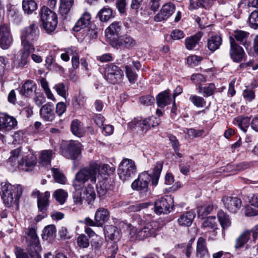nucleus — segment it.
Masks as SVG:
<instances>
[{"mask_svg":"<svg viewBox=\"0 0 258 258\" xmlns=\"http://www.w3.org/2000/svg\"><path fill=\"white\" fill-rule=\"evenodd\" d=\"M36 192L37 194V207L38 212L48 213V208L49 205V192L45 191L44 193H40L39 191L37 190Z\"/></svg>","mask_w":258,"mask_h":258,"instance_id":"aec40b11","label":"nucleus"},{"mask_svg":"<svg viewBox=\"0 0 258 258\" xmlns=\"http://www.w3.org/2000/svg\"><path fill=\"white\" fill-rule=\"evenodd\" d=\"M150 181L152 182L150 174L148 171H144L139 174L138 178L133 182L131 186L134 190L139 191L141 194L149 196L151 194L149 187Z\"/></svg>","mask_w":258,"mask_h":258,"instance_id":"7ed1b4c3","label":"nucleus"},{"mask_svg":"<svg viewBox=\"0 0 258 258\" xmlns=\"http://www.w3.org/2000/svg\"><path fill=\"white\" fill-rule=\"evenodd\" d=\"M53 176L55 181L60 184H64L66 181V178L62 173L58 169L53 168Z\"/></svg>","mask_w":258,"mask_h":258,"instance_id":"4d7b16f0","label":"nucleus"},{"mask_svg":"<svg viewBox=\"0 0 258 258\" xmlns=\"http://www.w3.org/2000/svg\"><path fill=\"white\" fill-rule=\"evenodd\" d=\"M53 89L60 96L66 99L68 95V86L63 83H58L55 84Z\"/></svg>","mask_w":258,"mask_h":258,"instance_id":"09e8293b","label":"nucleus"},{"mask_svg":"<svg viewBox=\"0 0 258 258\" xmlns=\"http://www.w3.org/2000/svg\"><path fill=\"white\" fill-rule=\"evenodd\" d=\"M190 79L191 81L197 84L202 85L201 84L206 82V77L201 74H195L191 75Z\"/></svg>","mask_w":258,"mask_h":258,"instance_id":"e2e57ef3","label":"nucleus"},{"mask_svg":"<svg viewBox=\"0 0 258 258\" xmlns=\"http://www.w3.org/2000/svg\"><path fill=\"white\" fill-rule=\"evenodd\" d=\"M124 76L123 71L114 63L106 65L104 79L109 83L115 84L120 82Z\"/></svg>","mask_w":258,"mask_h":258,"instance_id":"6e6552de","label":"nucleus"},{"mask_svg":"<svg viewBox=\"0 0 258 258\" xmlns=\"http://www.w3.org/2000/svg\"><path fill=\"white\" fill-rule=\"evenodd\" d=\"M38 32V28L34 23L22 30L20 35L22 46H34L33 41L37 36Z\"/></svg>","mask_w":258,"mask_h":258,"instance_id":"9d476101","label":"nucleus"},{"mask_svg":"<svg viewBox=\"0 0 258 258\" xmlns=\"http://www.w3.org/2000/svg\"><path fill=\"white\" fill-rule=\"evenodd\" d=\"M203 60V57L192 55L189 56L187 58V64L191 67L199 65Z\"/></svg>","mask_w":258,"mask_h":258,"instance_id":"680f3d73","label":"nucleus"},{"mask_svg":"<svg viewBox=\"0 0 258 258\" xmlns=\"http://www.w3.org/2000/svg\"><path fill=\"white\" fill-rule=\"evenodd\" d=\"M52 155L51 150L44 151L40 155V159L41 162L43 164H47L50 163Z\"/></svg>","mask_w":258,"mask_h":258,"instance_id":"052dcab7","label":"nucleus"},{"mask_svg":"<svg viewBox=\"0 0 258 258\" xmlns=\"http://www.w3.org/2000/svg\"><path fill=\"white\" fill-rule=\"evenodd\" d=\"M53 196L56 201L60 204H63L68 197V193L64 190L59 189L56 190L53 194Z\"/></svg>","mask_w":258,"mask_h":258,"instance_id":"603ef678","label":"nucleus"},{"mask_svg":"<svg viewBox=\"0 0 258 258\" xmlns=\"http://www.w3.org/2000/svg\"><path fill=\"white\" fill-rule=\"evenodd\" d=\"M195 214L192 211H187L183 213L178 219V224L182 226H190L195 217Z\"/></svg>","mask_w":258,"mask_h":258,"instance_id":"72a5a7b5","label":"nucleus"},{"mask_svg":"<svg viewBox=\"0 0 258 258\" xmlns=\"http://www.w3.org/2000/svg\"><path fill=\"white\" fill-rule=\"evenodd\" d=\"M175 5L172 2L164 4L158 13L154 16L155 22H161L168 19L175 12Z\"/></svg>","mask_w":258,"mask_h":258,"instance_id":"f3484780","label":"nucleus"},{"mask_svg":"<svg viewBox=\"0 0 258 258\" xmlns=\"http://www.w3.org/2000/svg\"><path fill=\"white\" fill-rule=\"evenodd\" d=\"M215 216H209L207 217L203 223V226L205 228H209L213 230L217 229V224L215 222Z\"/></svg>","mask_w":258,"mask_h":258,"instance_id":"6e6d98bb","label":"nucleus"},{"mask_svg":"<svg viewBox=\"0 0 258 258\" xmlns=\"http://www.w3.org/2000/svg\"><path fill=\"white\" fill-rule=\"evenodd\" d=\"M98 170L97 173L100 175L109 176L112 174L115 170L114 167L110 166L107 164H103L101 166L98 165Z\"/></svg>","mask_w":258,"mask_h":258,"instance_id":"3c124183","label":"nucleus"},{"mask_svg":"<svg viewBox=\"0 0 258 258\" xmlns=\"http://www.w3.org/2000/svg\"><path fill=\"white\" fill-rule=\"evenodd\" d=\"M103 243V239L100 236H96L95 238L92 239L91 242V245L92 248V251L91 253V256H99L100 255Z\"/></svg>","mask_w":258,"mask_h":258,"instance_id":"c9c22d12","label":"nucleus"},{"mask_svg":"<svg viewBox=\"0 0 258 258\" xmlns=\"http://www.w3.org/2000/svg\"><path fill=\"white\" fill-rule=\"evenodd\" d=\"M110 217L109 211L104 208L100 207L97 209L94 216V220L96 221L98 227H102Z\"/></svg>","mask_w":258,"mask_h":258,"instance_id":"5701e85b","label":"nucleus"},{"mask_svg":"<svg viewBox=\"0 0 258 258\" xmlns=\"http://www.w3.org/2000/svg\"><path fill=\"white\" fill-rule=\"evenodd\" d=\"M104 231L105 236L111 240L117 239L119 235L118 228L112 225L106 226Z\"/></svg>","mask_w":258,"mask_h":258,"instance_id":"a18cd8bd","label":"nucleus"},{"mask_svg":"<svg viewBox=\"0 0 258 258\" xmlns=\"http://www.w3.org/2000/svg\"><path fill=\"white\" fill-rule=\"evenodd\" d=\"M250 117L244 116H238L233 120V123L238 126L244 133L247 132L249 126Z\"/></svg>","mask_w":258,"mask_h":258,"instance_id":"f704fd0d","label":"nucleus"},{"mask_svg":"<svg viewBox=\"0 0 258 258\" xmlns=\"http://www.w3.org/2000/svg\"><path fill=\"white\" fill-rule=\"evenodd\" d=\"M222 42V37L220 35H212L208 40V48L210 51L213 52L220 48Z\"/></svg>","mask_w":258,"mask_h":258,"instance_id":"c85d7f7f","label":"nucleus"},{"mask_svg":"<svg viewBox=\"0 0 258 258\" xmlns=\"http://www.w3.org/2000/svg\"><path fill=\"white\" fill-rule=\"evenodd\" d=\"M74 0H60L59 12L62 16H66L70 12Z\"/></svg>","mask_w":258,"mask_h":258,"instance_id":"37998d69","label":"nucleus"},{"mask_svg":"<svg viewBox=\"0 0 258 258\" xmlns=\"http://www.w3.org/2000/svg\"><path fill=\"white\" fill-rule=\"evenodd\" d=\"M73 199L76 205H81L83 201L82 191L81 190L75 191L73 194Z\"/></svg>","mask_w":258,"mask_h":258,"instance_id":"338daca9","label":"nucleus"},{"mask_svg":"<svg viewBox=\"0 0 258 258\" xmlns=\"http://www.w3.org/2000/svg\"><path fill=\"white\" fill-rule=\"evenodd\" d=\"M86 101V97L79 92L73 99V105L75 107H82L84 106Z\"/></svg>","mask_w":258,"mask_h":258,"instance_id":"8fccbe9b","label":"nucleus"},{"mask_svg":"<svg viewBox=\"0 0 258 258\" xmlns=\"http://www.w3.org/2000/svg\"><path fill=\"white\" fill-rule=\"evenodd\" d=\"M160 119L154 116L145 118H135L128 123L129 127L133 130L138 128L141 131L146 132L151 127H155L160 123Z\"/></svg>","mask_w":258,"mask_h":258,"instance_id":"20e7f679","label":"nucleus"},{"mask_svg":"<svg viewBox=\"0 0 258 258\" xmlns=\"http://www.w3.org/2000/svg\"><path fill=\"white\" fill-rule=\"evenodd\" d=\"M189 101L197 108H203L206 105V100L203 97L196 94H191L189 96Z\"/></svg>","mask_w":258,"mask_h":258,"instance_id":"49530a36","label":"nucleus"},{"mask_svg":"<svg viewBox=\"0 0 258 258\" xmlns=\"http://www.w3.org/2000/svg\"><path fill=\"white\" fill-rule=\"evenodd\" d=\"M71 130L72 133L77 137H81L84 134L83 124L80 120L77 119L72 121Z\"/></svg>","mask_w":258,"mask_h":258,"instance_id":"c03bdc74","label":"nucleus"},{"mask_svg":"<svg viewBox=\"0 0 258 258\" xmlns=\"http://www.w3.org/2000/svg\"><path fill=\"white\" fill-rule=\"evenodd\" d=\"M18 122L15 117L5 112H0V131L9 132L17 128Z\"/></svg>","mask_w":258,"mask_h":258,"instance_id":"4468645a","label":"nucleus"},{"mask_svg":"<svg viewBox=\"0 0 258 258\" xmlns=\"http://www.w3.org/2000/svg\"><path fill=\"white\" fill-rule=\"evenodd\" d=\"M37 4L34 0H23L22 9L25 14L31 15L37 9Z\"/></svg>","mask_w":258,"mask_h":258,"instance_id":"58836bf2","label":"nucleus"},{"mask_svg":"<svg viewBox=\"0 0 258 258\" xmlns=\"http://www.w3.org/2000/svg\"><path fill=\"white\" fill-rule=\"evenodd\" d=\"M222 202L225 208L232 213H236L242 205L241 199L237 197L225 196L222 198Z\"/></svg>","mask_w":258,"mask_h":258,"instance_id":"a211bd4d","label":"nucleus"},{"mask_svg":"<svg viewBox=\"0 0 258 258\" xmlns=\"http://www.w3.org/2000/svg\"><path fill=\"white\" fill-rule=\"evenodd\" d=\"M99 20L102 22H106L113 18L112 10L108 6L101 9L97 15Z\"/></svg>","mask_w":258,"mask_h":258,"instance_id":"a19ab883","label":"nucleus"},{"mask_svg":"<svg viewBox=\"0 0 258 258\" xmlns=\"http://www.w3.org/2000/svg\"><path fill=\"white\" fill-rule=\"evenodd\" d=\"M36 163V158L33 155H28L24 160L22 159L18 162V167L20 170L28 171L33 168Z\"/></svg>","mask_w":258,"mask_h":258,"instance_id":"a878e982","label":"nucleus"},{"mask_svg":"<svg viewBox=\"0 0 258 258\" xmlns=\"http://www.w3.org/2000/svg\"><path fill=\"white\" fill-rule=\"evenodd\" d=\"M60 152L65 158L75 160L81 154V144L75 141L65 142L61 145Z\"/></svg>","mask_w":258,"mask_h":258,"instance_id":"0eeeda50","label":"nucleus"},{"mask_svg":"<svg viewBox=\"0 0 258 258\" xmlns=\"http://www.w3.org/2000/svg\"><path fill=\"white\" fill-rule=\"evenodd\" d=\"M215 85L213 83H209L204 87L200 85L197 88L198 92L203 94V97L206 98L213 95L215 92Z\"/></svg>","mask_w":258,"mask_h":258,"instance_id":"4c0bfd02","label":"nucleus"},{"mask_svg":"<svg viewBox=\"0 0 258 258\" xmlns=\"http://www.w3.org/2000/svg\"><path fill=\"white\" fill-rule=\"evenodd\" d=\"M170 90L167 89L160 93L156 96V102L158 107L160 108H164L168 104H170L171 101L170 97Z\"/></svg>","mask_w":258,"mask_h":258,"instance_id":"cd10ccee","label":"nucleus"},{"mask_svg":"<svg viewBox=\"0 0 258 258\" xmlns=\"http://www.w3.org/2000/svg\"><path fill=\"white\" fill-rule=\"evenodd\" d=\"M167 137L170 143H171L172 147L173 149L175 152L176 153L177 152H179V143L176 137L172 134L168 135Z\"/></svg>","mask_w":258,"mask_h":258,"instance_id":"69168bd1","label":"nucleus"},{"mask_svg":"<svg viewBox=\"0 0 258 258\" xmlns=\"http://www.w3.org/2000/svg\"><path fill=\"white\" fill-rule=\"evenodd\" d=\"M175 207L173 205V199L165 196L157 199L154 202V212L157 215L169 214Z\"/></svg>","mask_w":258,"mask_h":258,"instance_id":"9b49d317","label":"nucleus"},{"mask_svg":"<svg viewBox=\"0 0 258 258\" xmlns=\"http://www.w3.org/2000/svg\"><path fill=\"white\" fill-rule=\"evenodd\" d=\"M115 6L120 14L126 15V10L127 6V0H116Z\"/></svg>","mask_w":258,"mask_h":258,"instance_id":"13d9d810","label":"nucleus"},{"mask_svg":"<svg viewBox=\"0 0 258 258\" xmlns=\"http://www.w3.org/2000/svg\"><path fill=\"white\" fill-rule=\"evenodd\" d=\"M30 238V243L28 246V252L31 258H41L40 252L41 251L40 244L35 227L28 228L26 232Z\"/></svg>","mask_w":258,"mask_h":258,"instance_id":"423d86ee","label":"nucleus"},{"mask_svg":"<svg viewBox=\"0 0 258 258\" xmlns=\"http://www.w3.org/2000/svg\"><path fill=\"white\" fill-rule=\"evenodd\" d=\"M39 14L40 17L42 29L47 34H52L57 26L58 18L57 14L46 6H43L41 8Z\"/></svg>","mask_w":258,"mask_h":258,"instance_id":"f03ea898","label":"nucleus"},{"mask_svg":"<svg viewBox=\"0 0 258 258\" xmlns=\"http://www.w3.org/2000/svg\"><path fill=\"white\" fill-rule=\"evenodd\" d=\"M249 35V33L248 32L237 30L235 31L234 34L231 36L233 37L235 41H237V42H239V44L242 45L247 48L249 44L247 41Z\"/></svg>","mask_w":258,"mask_h":258,"instance_id":"7c9ffc66","label":"nucleus"},{"mask_svg":"<svg viewBox=\"0 0 258 258\" xmlns=\"http://www.w3.org/2000/svg\"><path fill=\"white\" fill-rule=\"evenodd\" d=\"M36 88V84L34 81L28 80L23 84L21 88L17 90L21 95L24 97H28L32 95Z\"/></svg>","mask_w":258,"mask_h":258,"instance_id":"393cba45","label":"nucleus"},{"mask_svg":"<svg viewBox=\"0 0 258 258\" xmlns=\"http://www.w3.org/2000/svg\"><path fill=\"white\" fill-rule=\"evenodd\" d=\"M23 192L20 184L12 185L8 182L1 183L0 195L6 207H10L13 203H18Z\"/></svg>","mask_w":258,"mask_h":258,"instance_id":"f257e3e1","label":"nucleus"},{"mask_svg":"<svg viewBox=\"0 0 258 258\" xmlns=\"http://www.w3.org/2000/svg\"><path fill=\"white\" fill-rule=\"evenodd\" d=\"M77 242L78 246L83 248L88 247L90 243L88 237L84 234L80 235L77 238Z\"/></svg>","mask_w":258,"mask_h":258,"instance_id":"bf43d9fd","label":"nucleus"},{"mask_svg":"<svg viewBox=\"0 0 258 258\" xmlns=\"http://www.w3.org/2000/svg\"><path fill=\"white\" fill-rule=\"evenodd\" d=\"M13 42V38L9 24L0 25V47L6 50L9 48Z\"/></svg>","mask_w":258,"mask_h":258,"instance_id":"ddd939ff","label":"nucleus"},{"mask_svg":"<svg viewBox=\"0 0 258 258\" xmlns=\"http://www.w3.org/2000/svg\"><path fill=\"white\" fill-rule=\"evenodd\" d=\"M163 165V162H157L154 167L153 174H150L152 178V184L154 186H156L158 184L159 177L162 170Z\"/></svg>","mask_w":258,"mask_h":258,"instance_id":"ea45409f","label":"nucleus"},{"mask_svg":"<svg viewBox=\"0 0 258 258\" xmlns=\"http://www.w3.org/2000/svg\"><path fill=\"white\" fill-rule=\"evenodd\" d=\"M91 15L87 12L84 13L73 27L74 31L78 32L86 28L90 23Z\"/></svg>","mask_w":258,"mask_h":258,"instance_id":"473e14b6","label":"nucleus"},{"mask_svg":"<svg viewBox=\"0 0 258 258\" xmlns=\"http://www.w3.org/2000/svg\"><path fill=\"white\" fill-rule=\"evenodd\" d=\"M203 36V33L199 31L195 34L187 37L185 39V47L188 50L194 49L199 45V42Z\"/></svg>","mask_w":258,"mask_h":258,"instance_id":"bb28decb","label":"nucleus"},{"mask_svg":"<svg viewBox=\"0 0 258 258\" xmlns=\"http://www.w3.org/2000/svg\"><path fill=\"white\" fill-rule=\"evenodd\" d=\"M117 172L121 180H128L136 174L137 167L135 162L132 159L123 158L119 165Z\"/></svg>","mask_w":258,"mask_h":258,"instance_id":"39448f33","label":"nucleus"},{"mask_svg":"<svg viewBox=\"0 0 258 258\" xmlns=\"http://www.w3.org/2000/svg\"><path fill=\"white\" fill-rule=\"evenodd\" d=\"M56 232V229L54 225H47L43 230L42 238L48 242H52L55 238Z\"/></svg>","mask_w":258,"mask_h":258,"instance_id":"2f4dec72","label":"nucleus"},{"mask_svg":"<svg viewBox=\"0 0 258 258\" xmlns=\"http://www.w3.org/2000/svg\"><path fill=\"white\" fill-rule=\"evenodd\" d=\"M121 27L118 22L112 23L105 30V36L109 39L111 45L120 37Z\"/></svg>","mask_w":258,"mask_h":258,"instance_id":"6ab92c4d","label":"nucleus"},{"mask_svg":"<svg viewBox=\"0 0 258 258\" xmlns=\"http://www.w3.org/2000/svg\"><path fill=\"white\" fill-rule=\"evenodd\" d=\"M249 26L254 29L258 28V10L252 12L248 18Z\"/></svg>","mask_w":258,"mask_h":258,"instance_id":"864d4df0","label":"nucleus"},{"mask_svg":"<svg viewBox=\"0 0 258 258\" xmlns=\"http://www.w3.org/2000/svg\"><path fill=\"white\" fill-rule=\"evenodd\" d=\"M40 115L42 118L47 121H52L54 120L55 114L53 104L48 102L43 105L40 109Z\"/></svg>","mask_w":258,"mask_h":258,"instance_id":"412c9836","label":"nucleus"},{"mask_svg":"<svg viewBox=\"0 0 258 258\" xmlns=\"http://www.w3.org/2000/svg\"><path fill=\"white\" fill-rule=\"evenodd\" d=\"M97 192L100 197L104 196L107 192V184L100 182L96 185Z\"/></svg>","mask_w":258,"mask_h":258,"instance_id":"0e129e2a","label":"nucleus"},{"mask_svg":"<svg viewBox=\"0 0 258 258\" xmlns=\"http://www.w3.org/2000/svg\"><path fill=\"white\" fill-rule=\"evenodd\" d=\"M140 101L142 104L149 106L154 103L155 99L153 96L148 95L141 97L140 98Z\"/></svg>","mask_w":258,"mask_h":258,"instance_id":"774afa93","label":"nucleus"},{"mask_svg":"<svg viewBox=\"0 0 258 258\" xmlns=\"http://www.w3.org/2000/svg\"><path fill=\"white\" fill-rule=\"evenodd\" d=\"M161 228L160 223L157 221L152 220L146 223L145 226L139 230L137 238L143 240L150 236H155L156 232Z\"/></svg>","mask_w":258,"mask_h":258,"instance_id":"f8f14e48","label":"nucleus"},{"mask_svg":"<svg viewBox=\"0 0 258 258\" xmlns=\"http://www.w3.org/2000/svg\"><path fill=\"white\" fill-rule=\"evenodd\" d=\"M85 194L86 196V201L89 205H93L95 199L96 194L94 187L91 184H88L86 188Z\"/></svg>","mask_w":258,"mask_h":258,"instance_id":"de8ad7c7","label":"nucleus"},{"mask_svg":"<svg viewBox=\"0 0 258 258\" xmlns=\"http://www.w3.org/2000/svg\"><path fill=\"white\" fill-rule=\"evenodd\" d=\"M35 51L34 46H22V48L20 50L21 57L18 62V68H25L29 62V56L31 53Z\"/></svg>","mask_w":258,"mask_h":258,"instance_id":"4be33fe9","label":"nucleus"},{"mask_svg":"<svg viewBox=\"0 0 258 258\" xmlns=\"http://www.w3.org/2000/svg\"><path fill=\"white\" fill-rule=\"evenodd\" d=\"M125 70L126 76L130 82L134 83L138 77L136 71H134L131 65L125 66Z\"/></svg>","mask_w":258,"mask_h":258,"instance_id":"5fc2aeb1","label":"nucleus"},{"mask_svg":"<svg viewBox=\"0 0 258 258\" xmlns=\"http://www.w3.org/2000/svg\"><path fill=\"white\" fill-rule=\"evenodd\" d=\"M214 209L212 203H208L203 206L198 207L197 212L198 217L204 219L208 214H210Z\"/></svg>","mask_w":258,"mask_h":258,"instance_id":"79ce46f5","label":"nucleus"},{"mask_svg":"<svg viewBox=\"0 0 258 258\" xmlns=\"http://www.w3.org/2000/svg\"><path fill=\"white\" fill-rule=\"evenodd\" d=\"M98 167V164L96 162L90 163L88 167L81 169L76 173V179L84 183L90 179L92 183L95 184Z\"/></svg>","mask_w":258,"mask_h":258,"instance_id":"1a4fd4ad","label":"nucleus"},{"mask_svg":"<svg viewBox=\"0 0 258 258\" xmlns=\"http://www.w3.org/2000/svg\"><path fill=\"white\" fill-rule=\"evenodd\" d=\"M137 41L131 36L127 34L120 36L116 41H114L112 46L116 49H132L137 46Z\"/></svg>","mask_w":258,"mask_h":258,"instance_id":"2eb2a0df","label":"nucleus"},{"mask_svg":"<svg viewBox=\"0 0 258 258\" xmlns=\"http://www.w3.org/2000/svg\"><path fill=\"white\" fill-rule=\"evenodd\" d=\"M252 230H246L236 239L234 248L237 250L242 248L250 238Z\"/></svg>","mask_w":258,"mask_h":258,"instance_id":"c756f323","label":"nucleus"},{"mask_svg":"<svg viewBox=\"0 0 258 258\" xmlns=\"http://www.w3.org/2000/svg\"><path fill=\"white\" fill-rule=\"evenodd\" d=\"M217 217L223 230L228 228L231 225L229 216L223 210H220L217 213Z\"/></svg>","mask_w":258,"mask_h":258,"instance_id":"e433bc0d","label":"nucleus"},{"mask_svg":"<svg viewBox=\"0 0 258 258\" xmlns=\"http://www.w3.org/2000/svg\"><path fill=\"white\" fill-rule=\"evenodd\" d=\"M230 48L229 54L234 62H240L242 61L245 53L242 47L236 42L232 36L229 37Z\"/></svg>","mask_w":258,"mask_h":258,"instance_id":"dca6fc26","label":"nucleus"},{"mask_svg":"<svg viewBox=\"0 0 258 258\" xmlns=\"http://www.w3.org/2000/svg\"><path fill=\"white\" fill-rule=\"evenodd\" d=\"M197 256L200 258H208L210 254L208 251L206 239L200 237L197 242Z\"/></svg>","mask_w":258,"mask_h":258,"instance_id":"b1692460","label":"nucleus"}]
</instances>
